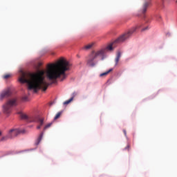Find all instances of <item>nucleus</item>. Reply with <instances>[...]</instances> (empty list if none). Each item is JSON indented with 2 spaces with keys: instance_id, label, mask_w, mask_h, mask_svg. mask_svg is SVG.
Wrapping results in <instances>:
<instances>
[{
  "instance_id": "f257e3e1",
  "label": "nucleus",
  "mask_w": 177,
  "mask_h": 177,
  "mask_svg": "<svg viewBox=\"0 0 177 177\" xmlns=\"http://www.w3.org/2000/svg\"><path fill=\"white\" fill-rule=\"evenodd\" d=\"M45 71H39L38 73H21L19 82L27 84L30 91L32 90L37 92L39 89H42L45 92L49 86V84L45 80Z\"/></svg>"
},
{
  "instance_id": "f03ea898",
  "label": "nucleus",
  "mask_w": 177,
  "mask_h": 177,
  "mask_svg": "<svg viewBox=\"0 0 177 177\" xmlns=\"http://www.w3.org/2000/svg\"><path fill=\"white\" fill-rule=\"evenodd\" d=\"M70 67L71 64L64 58H61L57 63L48 65L46 75L49 81H53V84H56L58 78L60 81H64L67 78L66 71H68Z\"/></svg>"
},
{
  "instance_id": "7ed1b4c3",
  "label": "nucleus",
  "mask_w": 177,
  "mask_h": 177,
  "mask_svg": "<svg viewBox=\"0 0 177 177\" xmlns=\"http://www.w3.org/2000/svg\"><path fill=\"white\" fill-rule=\"evenodd\" d=\"M138 28H139V26L132 28L127 32L122 35L115 41L109 44L105 48H102L97 51H93L88 55L87 66H89V67L95 66V59H97V57H103L104 56V53H106V50H113V49H114V48H113V46H114V44H120L121 42H124V41H127V39H128V38H129V37H131V35H132Z\"/></svg>"
},
{
  "instance_id": "20e7f679",
  "label": "nucleus",
  "mask_w": 177,
  "mask_h": 177,
  "mask_svg": "<svg viewBox=\"0 0 177 177\" xmlns=\"http://www.w3.org/2000/svg\"><path fill=\"white\" fill-rule=\"evenodd\" d=\"M15 106H17V99L11 98L9 99L5 105L3 106V111L5 114H10L12 113V109L15 107Z\"/></svg>"
},
{
  "instance_id": "39448f33",
  "label": "nucleus",
  "mask_w": 177,
  "mask_h": 177,
  "mask_svg": "<svg viewBox=\"0 0 177 177\" xmlns=\"http://www.w3.org/2000/svg\"><path fill=\"white\" fill-rule=\"evenodd\" d=\"M19 134L20 131H19L18 129H12L9 131L7 138H8V139H13V138H16V136H17Z\"/></svg>"
},
{
  "instance_id": "423d86ee",
  "label": "nucleus",
  "mask_w": 177,
  "mask_h": 177,
  "mask_svg": "<svg viewBox=\"0 0 177 177\" xmlns=\"http://www.w3.org/2000/svg\"><path fill=\"white\" fill-rule=\"evenodd\" d=\"M12 95V92L10 91V88H8L5 90H3L1 93H0V99L2 100L3 99H5L6 97H9Z\"/></svg>"
},
{
  "instance_id": "0eeeda50",
  "label": "nucleus",
  "mask_w": 177,
  "mask_h": 177,
  "mask_svg": "<svg viewBox=\"0 0 177 177\" xmlns=\"http://www.w3.org/2000/svg\"><path fill=\"white\" fill-rule=\"evenodd\" d=\"M145 2L142 6V8L141 10V13L145 14L147 10V8H149V5H150L151 0H145Z\"/></svg>"
},
{
  "instance_id": "6e6552de",
  "label": "nucleus",
  "mask_w": 177,
  "mask_h": 177,
  "mask_svg": "<svg viewBox=\"0 0 177 177\" xmlns=\"http://www.w3.org/2000/svg\"><path fill=\"white\" fill-rule=\"evenodd\" d=\"M39 116H38V115H32L29 116V120L28 122H37L39 119Z\"/></svg>"
},
{
  "instance_id": "1a4fd4ad",
  "label": "nucleus",
  "mask_w": 177,
  "mask_h": 177,
  "mask_svg": "<svg viewBox=\"0 0 177 177\" xmlns=\"http://www.w3.org/2000/svg\"><path fill=\"white\" fill-rule=\"evenodd\" d=\"M45 121V118H40L39 120H37V123L39 124L37 127V129H41L42 127L44 126V122Z\"/></svg>"
},
{
  "instance_id": "9d476101",
  "label": "nucleus",
  "mask_w": 177,
  "mask_h": 177,
  "mask_svg": "<svg viewBox=\"0 0 177 177\" xmlns=\"http://www.w3.org/2000/svg\"><path fill=\"white\" fill-rule=\"evenodd\" d=\"M77 95V93H73V97H71L69 100H66V101H65L64 102V104H70V103H71V102H73V100H74V97H75V96Z\"/></svg>"
},
{
  "instance_id": "9b49d317",
  "label": "nucleus",
  "mask_w": 177,
  "mask_h": 177,
  "mask_svg": "<svg viewBox=\"0 0 177 177\" xmlns=\"http://www.w3.org/2000/svg\"><path fill=\"white\" fill-rule=\"evenodd\" d=\"M121 58V52L120 51H118L117 53V55H116V57H115V64H118V62H120V59Z\"/></svg>"
},
{
  "instance_id": "f8f14e48",
  "label": "nucleus",
  "mask_w": 177,
  "mask_h": 177,
  "mask_svg": "<svg viewBox=\"0 0 177 177\" xmlns=\"http://www.w3.org/2000/svg\"><path fill=\"white\" fill-rule=\"evenodd\" d=\"M20 117H21V120H26V121H28V122L30 118V116H28L24 113H20Z\"/></svg>"
},
{
  "instance_id": "ddd939ff",
  "label": "nucleus",
  "mask_w": 177,
  "mask_h": 177,
  "mask_svg": "<svg viewBox=\"0 0 177 177\" xmlns=\"http://www.w3.org/2000/svg\"><path fill=\"white\" fill-rule=\"evenodd\" d=\"M111 71H113V68L109 69L108 71L102 73L100 75V77H106V75H109V74H110V73H111Z\"/></svg>"
},
{
  "instance_id": "4468645a",
  "label": "nucleus",
  "mask_w": 177,
  "mask_h": 177,
  "mask_svg": "<svg viewBox=\"0 0 177 177\" xmlns=\"http://www.w3.org/2000/svg\"><path fill=\"white\" fill-rule=\"evenodd\" d=\"M42 138H44V132H41L37 138V142H36V145H39L41 140H42Z\"/></svg>"
},
{
  "instance_id": "2eb2a0df",
  "label": "nucleus",
  "mask_w": 177,
  "mask_h": 177,
  "mask_svg": "<svg viewBox=\"0 0 177 177\" xmlns=\"http://www.w3.org/2000/svg\"><path fill=\"white\" fill-rule=\"evenodd\" d=\"M50 127H52V122L46 124L43 129V132H45L46 129H48V128H50Z\"/></svg>"
},
{
  "instance_id": "dca6fc26",
  "label": "nucleus",
  "mask_w": 177,
  "mask_h": 177,
  "mask_svg": "<svg viewBox=\"0 0 177 177\" xmlns=\"http://www.w3.org/2000/svg\"><path fill=\"white\" fill-rule=\"evenodd\" d=\"M93 46V43L88 44L84 46V49H91Z\"/></svg>"
},
{
  "instance_id": "f3484780",
  "label": "nucleus",
  "mask_w": 177,
  "mask_h": 177,
  "mask_svg": "<svg viewBox=\"0 0 177 177\" xmlns=\"http://www.w3.org/2000/svg\"><path fill=\"white\" fill-rule=\"evenodd\" d=\"M60 115H62V112H58L54 118V120H58L60 118Z\"/></svg>"
},
{
  "instance_id": "a211bd4d",
  "label": "nucleus",
  "mask_w": 177,
  "mask_h": 177,
  "mask_svg": "<svg viewBox=\"0 0 177 177\" xmlns=\"http://www.w3.org/2000/svg\"><path fill=\"white\" fill-rule=\"evenodd\" d=\"M131 149V145L127 144V145L126 146V147L124 149V150H127V151H129Z\"/></svg>"
},
{
  "instance_id": "6ab92c4d",
  "label": "nucleus",
  "mask_w": 177,
  "mask_h": 177,
  "mask_svg": "<svg viewBox=\"0 0 177 177\" xmlns=\"http://www.w3.org/2000/svg\"><path fill=\"white\" fill-rule=\"evenodd\" d=\"M4 80H8V78H10V75H6L3 76Z\"/></svg>"
},
{
  "instance_id": "aec40b11",
  "label": "nucleus",
  "mask_w": 177,
  "mask_h": 177,
  "mask_svg": "<svg viewBox=\"0 0 177 177\" xmlns=\"http://www.w3.org/2000/svg\"><path fill=\"white\" fill-rule=\"evenodd\" d=\"M147 27H146V28H143V29H142V31H146V30H147Z\"/></svg>"
},
{
  "instance_id": "412c9836",
  "label": "nucleus",
  "mask_w": 177,
  "mask_h": 177,
  "mask_svg": "<svg viewBox=\"0 0 177 177\" xmlns=\"http://www.w3.org/2000/svg\"><path fill=\"white\" fill-rule=\"evenodd\" d=\"M124 134L125 135V136H127V131L126 130H123Z\"/></svg>"
},
{
  "instance_id": "4be33fe9",
  "label": "nucleus",
  "mask_w": 177,
  "mask_h": 177,
  "mask_svg": "<svg viewBox=\"0 0 177 177\" xmlns=\"http://www.w3.org/2000/svg\"><path fill=\"white\" fill-rule=\"evenodd\" d=\"M23 100H24V101L27 100V97H24Z\"/></svg>"
},
{
  "instance_id": "5701e85b",
  "label": "nucleus",
  "mask_w": 177,
  "mask_h": 177,
  "mask_svg": "<svg viewBox=\"0 0 177 177\" xmlns=\"http://www.w3.org/2000/svg\"><path fill=\"white\" fill-rule=\"evenodd\" d=\"M162 2H164V0H162Z\"/></svg>"
},
{
  "instance_id": "b1692460",
  "label": "nucleus",
  "mask_w": 177,
  "mask_h": 177,
  "mask_svg": "<svg viewBox=\"0 0 177 177\" xmlns=\"http://www.w3.org/2000/svg\"><path fill=\"white\" fill-rule=\"evenodd\" d=\"M0 136H1V131H0Z\"/></svg>"
},
{
  "instance_id": "393cba45",
  "label": "nucleus",
  "mask_w": 177,
  "mask_h": 177,
  "mask_svg": "<svg viewBox=\"0 0 177 177\" xmlns=\"http://www.w3.org/2000/svg\"><path fill=\"white\" fill-rule=\"evenodd\" d=\"M176 3H177V0H176Z\"/></svg>"
}]
</instances>
